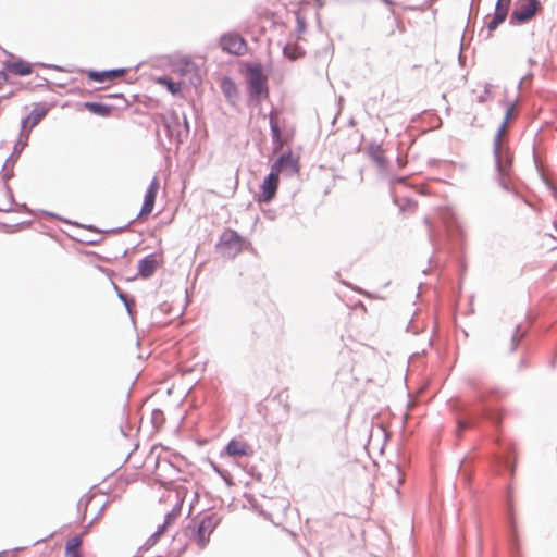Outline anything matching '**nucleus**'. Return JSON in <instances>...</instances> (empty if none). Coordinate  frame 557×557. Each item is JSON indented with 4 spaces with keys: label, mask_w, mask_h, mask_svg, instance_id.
I'll use <instances>...</instances> for the list:
<instances>
[{
    "label": "nucleus",
    "mask_w": 557,
    "mask_h": 557,
    "mask_svg": "<svg viewBox=\"0 0 557 557\" xmlns=\"http://www.w3.org/2000/svg\"><path fill=\"white\" fill-rule=\"evenodd\" d=\"M248 90H249V95L255 99H260L261 97H268V95H269L267 77L264 76L260 65H258V64L253 65L249 69Z\"/></svg>",
    "instance_id": "obj_6"
},
{
    "label": "nucleus",
    "mask_w": 557,
    "mask_h": 557,
    "mask_svg": "<svg viewBox=\"0 0 557 557\" xmlns=\"http://www.w3.org/2000/svg\"><path fill=\"white\" fill-rule=\"evenodd\" d=\"M284 169L287 170L290 175H294L299 171L298 161L294 159L290 152L283 153L272 165V170L275 172Z\"/></svg>",
    "instance_id": "obj_13"
},
{
    "label": "nucleus",
    "mask_w": 557,
    "mask_h": 557,
    "mask_svg": "<svg viewBox=\"0 0 557 557\" xmlns=\"http://www.w3.org/2000/svg\"><path fill=\"white\" fill-rule=\"evenodd\" d=\"M26 138H28V135L26 136ZM26 146H27V139H25L24 141L21 139L17 140V143L14 145L12 154L7 159L5 163L2 166V170H5V168L10 161L14 162Z\"/></svg>",
    "instance_id": "obj_21"
},
{
    "label": "nucleus",
    "mask_w": 557,
    "mask_h": 557,
    "mask_svg": "<svg viewBox=\"0 0 557 557\" xmlns=\"http://www.w3.org/2000/svg\"><path fill=\"white\" fill-rule=\"evenodd\" d=\"M40 65H41V66H45V67H54V69H59V66H58V65H54V66H52V65H47V64H40Z\"/></svg>",
    "instance_id": "obj_42"
},
{
    "label": "nucleus",
    "mask_w": 557,
    "mask_h": 557,
    "mask_svg": "<svg viewBox=\"0 0 557 557\" xmlns=\"http://www.w3.org/2000/svg\"><path fill=\"white\" fill-rule=\"evenodd\" d=\"M169 524H165V521H163V523L161 525H159V528L157 529V531L154 532V534L160 537L161 534H163V532L165 531L166 527Z\"/></svg>",
    "instance_id": "obj_31"
},
{
    "label": "nucleus",
    "mask_w": 557,
    "mask_h": 557,
    "mask_svg": "<svg viewBox=\"0 0 557 557\" xmlns=\"http://www.w3.org/2000/svg\"><path fill=\"white\" fill-rule=\"evenodd\" d=\"M225 453L231 457H250L253 455V448L245 441L232 438L225 446Z\"/></svg>",
    "instance_id": "obj_12"
},
{
    "label": "nucleus",
    "mask_w": 557,
    "mask_h": 557,
    "mask_svg": "<svg viewBox=\"0 0 557 557\" xmlns=\"http://www.w3.org/2000/svg\"><path fill=\"white\" fill-rule=\"evenodd\" d=\"M429 237H430V239H431V240H433V235H432V232H431V231H430V233H429Z\"/></svg>",
    "instance_id": "obj_46"
},
{
    "label": "nucleus",
    "mask_w": 557,
    "mask_h": 557,
    "mask_svg": "<svg viewBox=\"0 0 557 557\" xmlns=\"http://www.w3.org/2000/svg\"><path fill=\"white\" fill-rule=\"evenodd\" d=\"M223 89H224V92L228 96L231 88H226V84H223Z\"/></svg>",
    "instance_id": "obj_40"
},
{
    "label": "nucleus",
    "mask_w": 557,
    "mask_h": 557,
    "mask_svg": "<svg viewBox=\"0 0 557 557\" xmlns=\"http://www.w3.org/2000/svg\"><path fill=\"white\" fill-rule=\"evenodd\" d=\"M8 188V193L12 196V190L11 188L7 187Z\"/></svg>",
    "instance_id": "obj_51"
},
{
    "label": "nucleus",
    "mask_w": 557,
    "mask_h": 557,
    "mask_svg": "<svg viewBox=\"0 0 557 557\" xmlns=\"http://www.w3.org/2000/svg\"><path fill=\"white\" fill-rule=\"evenodd\" d=\"M5 69L18 76H26L33 72L32 65L23 60L8 62L5 63Z\"/></svg>",
    "instance_id": "obj_15"
},
{
    "label": "nucleus",
    "mask_w": 557,
    "mask_h": 557,
    "mask_svg": "<svg viewBox=\"0 0 557 557\" xmlns=\"http://www.w3.org/2000/svg\"><path fill=\"white\" fill-rule=\"evenodd\" d=\"M513 102L506 103V112L504 120L499 125L493 139V154L497 171V180L502 188H504L507 191L510 189L507 177L509 176L511 171L512 156L509 148L503 144L502 137L507 129L508 123L513 112Z\"/></svg>",
    "instance_id": "obj_1"
},
{
    "label": "nucleus",
    "mask_w": 557,
    "mask_h": 557,
    "mask_svg": "<svg viewBox=\"0 0 557 557\" xmlns=\"http://www.w3.org/2000/svg\"><path fill=\"white\" fill-rule=\"evenodd\" d=\"M506 20L498 17L496 15H493L492 20L487 23V29H488V37L492 36V33L497 29V27L504 23Z\"/></svg>",
    "instance_id": "obj_27"
},
{
    "label": "nucleus",
    "mask_w": 557,
    "mask_h": 557,
    "mask_svg": "<svg viewBox=\"0 0 557 557\" xmlns=\"http://www.w3.org/2000/svg\"><path fill=\"white\" fill-rule=\"evenodd\" d=\"M372 158H373L376 162H379V163H382V162L384 161V159H383L380 154H377L376 152H375V153H372Z\"/></svg>",
    "instance_id": "obj_32"
},
{
    "label": "nucleus",
    "mask_w": 557,
    "mask_h": 557,
    "mask_svg": "<svg viewBox=\"0 0 557 557\" xmlns=\"http://www.w3.org/2000/svg\"><path fill=\"white\" fill-rule=\"evenodd\" d=\"M424 223H425L426 225H430V220H429L428 218H425V219H424Z\"/></svg>",
    "instance_id": "obj_44"
},
{
    "label": "nucleus",
    "mask_w": 557,
    "mask_h": 557,
    "mask_svg": "<svg viewBox=\"0 0 557 557\" xmlns=\"http://www.w3.org/2000/svg\"><path fill=\"white\" fill-rule=\"evenodd\" d=\"M161 82L165 83L166 84V87H168V90L171 92V94H176L181 90V84L180 83H176V82H173L172 79L170 78H164L162 79Z\"/></svg>",
    "instance_id": "obj_28"
},
{
    "label": "nucleus",
    "mask_w": 557,
    "mask_h": 557,
    "mask_svg": "<svg viewBox=\"0 0 557 557\" xmlns=\"http://www.w3.org/2000/svg\"><path fill=\"white\" fill-rule=\"evenodd\" d=\"M49 108L46 103H35L32 112L21 122V135L33 129L48 114Z\"/></svg>",
    "instance_id": "obj_8"
},
{
    "label": "nucleus",
    "mask_w": 557,
    "mask_h": 557,
    "mask_svg": "<svg viewBox=\"0 0 557 557\" xmlns=\"http://www.w3.org/2000/svg\"><path fill=\"white\" fill-rule=\"evenodd\" d=\"M296 30L298 34H302L306 30V22L302 17L297 16V26Z\"/></svg>",
    "instance_id": "obj_30"
},
{
    "label": "nucleus",
    "mask_w": 557,
    "mask_h": 557,
    "mask_svg": "<svg viewBox=\"0 0 557 557\" xmlns=\"http://www.w3.org/2000/svg\"><path fill=\"white\" fill-rule=\"evenodd\" d=\"M182 510V505H176L170 512L165 515L164 521L165 524H171L180 515Z\"/></svg>",
    "instance_id": "obj_26"
},
{
    "label": "nucleus",
    "mask_w": 557,
    "mask_h": 557,
    "mask_svg": "<svg viewBox=\"0 0 557 557\" xmlns=\"http://www.w3.org/2000/svg\"><path fill=\"white\" fill-rule=\"evenodd\" d=\"M270 131H271V137H272L273 144H280L281 143V129H280V125L272 112L270 113Z\"/></svg>",
    "instance_id": "obj_22"
},
{
    "label": "nucleus",
    "mask_w": 557,
    "mask_h": 557,
    "mask_svg": "<svg viewBox=\"0 0 557 557\" xmlns=\"http://www.w3.org/2000/svg\"><path fill=\"white\" fill-rule=\"evenodd\" d=\"M212 468L218 474L224 478L223 471L216 465L212 463Z\"/></svg>",
    "instance_id": "obj_34"
},
{
    "label": "nucleus",
    "mask_w": 557,
    "mask_h": 557,
    "mask_svg": "<svg viewBox=\"0 0 557 557\" xmlns=\"http://www.w3.org/2000/svg\"><path fill=\"white\" fill-rule=\"evenodd\" d=\"M492 89H493V85L491 83H485L484 90L478 97L476 101L479 103H485L486 101L491 100L492 99Z\"/></svg>",
    "instance_id": "obj_23"
},
{
    "label": "nucleus",
    "mask_w": 557,
    "mask_h": 557,
    "mask_svg": "<svg viewBox=\"0 0 557 557\" xmlns=\"http://www.w3.org/2000/svg\"><path fill=\"white\" fill-rule=\"evenodd\" d=\"M527 331L521 330V325H516L515 332L511 335L510 354L515 352L519 346V343L525 337Z\"/></svg>",
    "instance_id": "obj_20"
},
{
    "label": "nucleus",
    "mask_w": 557,
    "mask_h": 557,
    "mask_svg": "<svg viewBox=\"0 0 557 557\" xmlns=\"http://www.w3.org/2000/svg\"><path fill=\"white\" fill-rule=\"evenodd\" d=\"M117 297L120 298V300L124 304L126 310H127V313L129 315L133 314V311H132V307L134 306L135 301L133 298H131L128 295H126L125 293L123 292H119L117 293Z\"/></svg>",
    "instance_id": "obj_24"
},
{
    "label": "nucleus",
    "mask_w": 557,
    "mask_h": 557,
    "mask_svg": "<svg viewBox=\"0 0 557 557\" xmlns=\"http://www.w3.org/2000/svg\"><path fill=\"white\" fill-rule=\"evenodd\" d=\"M543 9L540 0H517L509 15V25L518 26L532 21Z\"/></svg>",
    "instance_id": "obj_4"
},
{
    "label": "nucleus",
    "mask_w": 557,
    "mask_h": 557,
    "mask_svg": "<svg viewBox=\"0 0 557 557\" xmlns=\"http://www.w3.org/2000/svg\"><path fill=\"white\" fill-rule=\"evenodd\" d=\"M224 84H227L230 86V88L235 89V86L232 83V81L227 79V82H224Z\"/></svg>",
    "instance_id": "obj_39"
},
{
    "label": "nucleus",
    "mask_w": 557,
    "mask_h": 557,
    "mask_svg": "<svg viewBox=\"0 0 557 557\" xmlns=\"http://www.w3.org/2000/svg\"><path fill=\"white\" fill-rule=\"evenodd\" d=\"M349 124H350V125H355V121H354V120H350V121H349Z\"/></svg>",
    "instance_id": "obj_50"
},
{
    "label": "nucleus",
    "mask_w": 557,
    "mask_h": 557,
    "mask_svg": "<svg viewBox=\"0 0 557 557\" xmlns=\"http://www.w3.org/2000/svg\"><path fill=\"white\" fill-rule=\"evenodd\" d=\"M126 226H123V227H117V228H112V230H108L107 233H115V232H120V231H123L125 230Z\"/></svg>",
    "instance_id": "obj_36"
},
{
    "label": "nucleus",
    "mask_w": 557,
    "mask_h": 557,
    "mask_svg": "<svg viewBox=\"0 0 557 557\" xmlns=\"http://www.w3.org/2000/svg\"><path fill=\"white\" fill-rule=\"evenodd\" d=\"M4 555H7V552H1L0 553V557H3Z\"/></svg>",
    "instance_id": "obj_49"
},
{
    "label": "nucleus",
    "mask_w": 557,
    "mask_h": 557,
    "mask_svg": "<svg viewBox=\"0 0 557 557\" xmlns=\"http://www.w3.org/2000/svg\"><path fill=\"white\" fill-rule=\"evenodd\" d=\"M85 107L94 114L99 116H109L113 110L112 106L101 102H86Z\"/></svg>",
    "instance_id": "obj_16"
},
{
    "label": "nucleus",
    "mask_w": 557,
    "mask_h": 557,
    "mask_svg": "<svg viewBox=\"0 0 557 557\" xmlns=\"http://www.w3.org/2000/svg\"><path fill=\"white\" fill-rule=\"evenodd\" d=\"M126 69L124 67L103 71H90L88 73V78L97 83H103L106 81L115 79L116 77L124 75Z\"/></svg>",
    "instance_id": "obj_14"
},
{
    "label": "nucleus",
    "mask_w": 557,
    "mask_h": 557,
    "mask_svg": "<svg viewBox=\"0 0 557 557\" xmlns=\"http://www.w3.org/2000/svg\"><path fill=\"white\" fill-rule=\"evenodd\" d=\"M81 545L82 539L79 536H74L70 539L65 544L66 557H82L79 553Z\"/></svg>",
    "instance_id": "obj_18"
},
{
    "label": "nucleus",
    "mask_w": 557,
    "mask_h": 557,
    "mask_svg": "<svg viewBox=\"0 0 557 557\" xmlns=\"http://www.w3.org/2000/svg\"><path fill=\"white\" fill-rule=\"evenodd\" d=\"M283 54L290 61H296L305 55V50L298 44H287L283 48Z\"/></svg>",
    "instance_id": "obj_17"
},
{
    "label": "nucleus",
    "mask_w": 557,
    "mask_h": 557,
    "mask_svg": "<svg viewBox=\"0 0 557 557\" xmlns=\"http://www.w3.org/2000/svg\"><path fill=\"white\" fill-rule=\"evenodd\" d=\"M13 176V171H7L4 174H3V180L4 181H8L10 180L11 177Z\"/></svg>",
    "instance_id": "obj_33"
},
{
    "label": "nucleus",
    "mask_w": 557,
    "mask_h": 557,
    "mask_svg": "<svg viewBox=\"0 0 557 557\" xmlns=\"http://www.w3.org/2000/svg\"><path fill=\"white\" fill-rule=\"evenodd\" d=\"M216 249L224 257L234 258L243 249V238L236 231L226 228L219 237Z\"/></svg>",
    "instance_id": "obj_5"
},
{
    "label": "nucleus",
    "mask_w": 557,
    "mask_h": 557,
    "mask_svg": "<svg viewBox=\"0 0 557 557\" xmlns=\"http://www.w3.org/2000/svg\"><path fill=\"white\" fill-rule=\"evenodd\" d=\"M216 515H205L200 520H191L185 529L186 535L195 539L200 549H203L210 541V535L219 524Z\"/></svg>",
    "instance_id": "obj_3"
},
{
    "label": "nucleus",
    "mask_w": 557,
    "mask_h": 557,
    "mask_svg": "<svg viewBox=\"0 0 557 557\" xmlns=\"http://www.w3.org/2000/svg\"><path fill=\"white\" fill-rule=\"evenodd\" d=\"M160 261L156 253H149L139 260L137 265V275L144 280H147L153 275Z\"/></svg>",
    "instance_id": "obj_11"
},
{
    "label": "nucleus",
    "mask_w": 557,
    "mask_h": 557,
    "mask_svg": "<svg viewBox=\"0 0 557 557\" xmlns=\"http://www.w3.org/2000/svg\"><path fill=\"white\" fill-rule=\"evenodd\" d=\"M7 78H8L7 73L4 71H0V79L7 81Z\"/></svg>",
    "instance_id": "obj_38"
},
{
    "label": "nucleus",
    "mask_w": 557,
    "mask_h": 557,
    "mask_svg": "<svg viewBox=\"0 0 557 557\" xmlns=\"http://www.w3.org/2000/svg\"><path fill=\"white\" fill-rule=\"evenodd\" d=\"M220 47L230 54L242 55L247 49L245 39L237 34H224L220 38Z\"/></svg>",
    "instance_id": "obj_7"
},
{
    "label": "nucleus",
    "mask_w": 557,
    "mask_h": 557,
    "mask_svg": "<svg viewBox=\"0 0 557 557\" xmlns=\"http://www.w3.org/2000/svg\"><path fill=\"white\" fill-rule=\"evenodd\" d=\"M511 5V0H497L495 3L494 14L504 20L507 18L509 9Z\"/></svg>",
    "instance_id": "obj_19"
},
{
    "label": "nucleus",
    "mask_w": 557,
    "mask_h": 557,
    "mask_svg": "<svg viewBox=\"0 0 557 557\" xmlns=\"http://www.w3.org/2000/svg\"><path fill=\"white\" fill-rule=\"evenodd\" d=\"M159 123L164 127L166 137L170 140L175 139L177 144H182L189 134L187 116L174 110L160 114Z\"/></svg>",
    "instance_id": "obj_2"
},
{
    "label": "nucleus",
    "mask_w": 557,
    "mask_h": 557,
    "mask_svg": "<svg viewBox=\"0 0 557 557\" xmlns=\"http://www.w3.org/2000/svg\"><path fill=\"white\" fill-rule=\"evenodd\" d=\"M409 205L416 206V203L411 202V200H408Z\"/></svg>",
    "instance_id": "obj_52"
},
{
    "label": "nucleus",
    "mask_w": 557,
    "mask_h": 557,
    "mask_svg": "<svg viewBox=\"0 0 557 557\" xmlns=\"http://www.w3.org/2000/svg\"><path fill=\"white\" fill-rule=\"evenodd\" d=\"M479 401H481V403L485 401V396L483 394L479 395Z\"/></svg>",
    "instance_id": "obj_41"
},
{
    "label": "nucleus",
    "mask_w": 557,
    "mask_h": 557,
    "mask_svg": "<svg viewBox=\"0 0 557 557\" xmlns=\"http://www.w3.org/2000/svg\"><path fill=\"white\" fill-rule=\"evenodd\" d=\"M101 239H102L101 237L98 238V239H91V240H88L87 244H89V245H97V244H99L101 242Z\"/></svg>",
    "instance_id": "obj_37"
},
{
    "label": "nucleus",
    "mask_w": 557,
    "mask_h": 557,
    "mask_svg": "<svg viewBox=\"0 0 557 557\" xmlns=\"http://www.w3.org/2000/svg\"><path fill=\"white\" fill-rule=\"evenodd\" d=\"M278 186V175L274 170L267 175L261 184L262 195L260 201L269 202L271 201L277 190Z\"/></svg>",
    "instance_id": "obj_10"
},
{
    "label": "nucleus",
    "mask_w": 557,
    "mask_h": 557,
    "mask_svg": "<svg viewBox=\"0 0 557 557\" xmlns=\"http://www.w3.org/2000/svg\"><path fill=\"white\" fill-rule=\"evenodd\" d=\"M107 97L108 98H113V97H117V95H108Z\"/></svg>",
    "instance_id": "obj_47"
},
{
    "label": "nucleus",
    "mask_w": 557,
    "mask_h": 557,
    "mask_svg": "<svg viewBox=\"0 0 557 557\" xmlns=\"http://www.w3.org/2000/svg\"><path fill=\"white\" fill-rule=\"evenodd\" d=\"M88 230L97 231V230H96V227H94L92 225H89V226H88Z\"/></svg>",
    "instance_id": "obj_45"
},
{
    "label": "nucleus",
    "mask_w": 557,
    "mask_h": 557,
    "mask_svg": "<svg viewBox=\"0 0 557 557\" xmlns=\"http://www.w3.org/2000/svg\"><path fill=\"white\" fill-rule=\"evenodd\" d=\"M158 539H159V537H158L154 533H152V534L148 537V540L146 541V543L143 545V547H140V550H143V549H149L150 547H152V546L157 543Z\"/></svg>",
    "instance_id": "obj_29"
},
{
    "label": "nucleus",
    "mask_w": 557,
    "mask_h": 557,
    "mask_svg": "<svg viewBox=\"0 0 557 557\" xmlns=\"http://www.w3.org/2000/svg\"><path fill=\"white\" fill-rule=\"evenodd\" d=\"M518 368H519V370L527 368V361L524 359H521L518 364Z\"/></svg>",
    "instance_id": "obj_35"
},
{
    "label": "nucleus",
    "mask_w": 557,
    "mask_h": 557,
    "mask_svg": "<svg viewBox=\"0 0 557 557\" xmlns=\"http://www.w3.org/2000/svg\"><path fill=\"white\" fill-rule=\"evenodd\" d=\"M382 2L386 3V4H393V1L392 0H381Z\"/></svg>",
    "instance_id": "obj_43"
},
{
    "label": "nucleus",
    "mask_w": 557,
    "mask_h": 557,
    "mask_svg": "<svg viewBox=\"0 0 557 557\" xmlns=\"http://www.w3.org/2000/svg\"><path fill=\"white\" fill-rule=\"evenodd\" d=\"M157 137H158V140L161 141L159 131H157Z\"/></svg>",
    "instance_id": "obj_48"
},
{
    "label": "nucleus",
    "mask_w": 557,
    "mask_h": 557,
    "mask_svg": "<svg viewBox=\"0 0 557 557\" xmlns=\"http://www.w3.org/2000/svg\"><path fill=\"white\" fill-rule=\"evenodd\" d=\"M158 189H159V181L154 176L151 180V182L146 190V194L144 197V202H143L140 212L138 213L137 218H140L141 215H147L152 212L154 202H156V198H157Z\"/></svg>",
    "instance_id": "obj_9"
},
{
    "label": "nucleus",
    "mask_w": 557,
    "mask_h": 557,
    "mask_svg": "<svg viewBox=\"0 0 557 557\" xmlns=\"http://www.w3.org/2000/svg\"><path fill=\"white\" fill-rule=\"evenodd\" d=\"M473 424H474V421H473V420H471V419L458 418V419H457V430H456V432H457V436H461V433H462L466 429H468V428L472 426Z\"/></svg>",
    "instance_id": "obj_25"
}]
</instances>
